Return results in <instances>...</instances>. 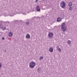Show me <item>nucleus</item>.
<instances>
[{"mask_svg":"<svg viewBox=\"0 0 77 77\" xmlns=\"http://www.w3.org/2000/svg\"><path fill=\"white\" fill-rule=\"evenodd\" d=\"M52 1H54V0H51Z\"/></svg>","mask_w":77,"mask_h":77,"instance_id":"a878e982","label":"nucleus"},{"mask_svg":"<svg viewBox=\"0 0 77 77\" xmlns=\"http://www.w3.org/2000/svg\"><path fill=\"white\" fill-rule=\"evenodd\" d=\"M39 69H37V71H39Z\"/></svg>","mask_w":77,"mask_h":77,"instance_id":"b1692460","label":"nucleus"},{"mask_svg":"<svg viewBox=\"0 0 77 77\" xmlns=\"http://www.w3.org/2000/svg\"><path fill=\"white\" fill-rule=\"evenodd\" d=\"M36 10L38 12H39V11H41V9H40V8L39 6H37L36 8Z\"/></svg>","mask_w":77,"mask_h":77,"instance_id":"423d86ee","label":"nucleus"},{"mask_svg":"<svg viewBox=\"0 0 77 77\" xmlns=\"http://www.w3.org/2000/svg\"><path fill=\"white\" fill-rule=\"evenodd\" d=\"M72 5V2H70L68 4V5L69 7H71Z\"/></svg>","mask_w":77,"mask_h":77,"instance_id":"f8f14e48","label":"nucleus"},{"mask_svg":"<svg viewBox=\"0 0 77 77\" xmlns=\"http://www.w3.org/2000/svg\"><path fill=\"white\" fill-rule=\"evenodd\" d=\"M2 28L4 30H6V28L5 27H3Z\"/></svg>","mask_w":77,"mask_h":77,"instance_id":"6ab92c4d","label":"nucleus"},{"mask_svg":"<svg viewBox=\"0 0 77 77\" xmlns=\"http://www.w3.org/2000/svg\"><path fill=\"white\" fill-rule=\"evenodd\" d=\"M67 44H71V41L70 40H68V42H67Z\"/></svg>","mask_w":77,"mask_h":77,"instance_id":"2eb2a0df","label":"nucleus"},{"mask_svg":"<svg viewBox=\"0 0 77 77\" xmlns=\"http://www.w3.org/2000/svg\"><path fill=\"white\" fill-rule=\"evenodd\" d=\"M35 62L31 61L29 64V67L31 68H33L35 66Z\"/></svg>","mask_w":77,"mask_h":77,"instance_id":"f03ea898","label":"nucleus"},{"mask_svg":"<svg viewBox=\"0 0 77 77\" xmlns=\"http://www.w3.org/2000/svg\"><path fill=\"white\" fill-rule=\"evenodd\" d=\"M2 40H4L5 39V37H3L2 38Z\"/></svg>","mask_w":77,"mask_h":77,"instance_id":"412c9836","label":"nucleus"},{"mask_svg":"<svg viewBox=\"0 0 77 77\" xmlns=\"http://www.w3.org/2000/svg\"><path fill=\"white\" fill-rule=\"evenodd\" d=\"M69 11H72V7L70 6L69 8Z\"/></svg>","mask_w":77,"mask_h":77,"instance_id":"4468645a","label":"nucleus"},{"mask_svg":"<svg viewBox=\"0 0 77 77\" xmlns=\"http://www.w3.org/2000/svg\"><path fill=\"white\" fill-rule=\"evenodd\" d=\"M5 23H6L7 24V23H8V24H9V21H6V22H5Z\"/></svg>","mask_w":77,"mask_h":77,"instance_id":"aec40b11","label":"nucleus"},{"mask_svg":"<svg viewBox=\"0 0 77 77\" xmlns=\"http://www.w3.org/2000/svg\"><path fill=\"white\" fill-rule=\"evenodd\" d=\"M38 0H36L35 1V2H38Z\"/></svg>","mask_w":77,"mask_h":77,"instance_id":"5701e85b","label":"nucleus"},{"mask_svg":"<svg viewBox=\"0 0 77 77\" xmlns=\"http://www.w3.org/2000/svg\"><path fill=\"white\" fill-rule=\"evenodd\" d=\"M65 4L66 3H65V2L62 1L60 3V6L62 8L64 9L65 6Z\"/></svg>","mask_w":77,"mask_h":77,"instance_id":"7ed1b4c3","label":"nucleus"},{"mask_svg":"<svg viewBox=\"0 0 77 77\" xmlns=\"http://www.w3.org/2000/svg\"><path fill=\"white\" fill-rule=\"evenodd\" d=\"M26 25H29V22H27L26 23Z\"/></svg>","mask_w":77,"mask_h":77,"instance_id":"a211bd4d","label":"nucleus"},{"mask_svg":"<svg viewBox=\"0 0 77 77\" xmlns=\"http://www.w3.org/2000/svg\"><path fill=\"white\" fill-rule=\"evenodd\" d=\"M57 22H59L61 21V19L60 17H58L57 19Z\"/></svg>","mask_w":77,"mask_h":77,"instance_id":"9d476101","label":"nucleus"},{"mask_svg":"<svg viewBox=\"0 0 77 77\" xmlns=\"http://www.w3.org/2000/svg\"><path fill=\"white\" fill-rule=\"evenodd\" d=\"M26 39H30V36L29 34H27L26 35Z\"/></svg>","mask_w":77,"mask_h":77,"instance_id":"0eeeda50","label":"nucleus"},{"mask_svg":"<svg viewBox=\"0 0 77 77\" xmlns=\"http://www.w3.org/2000/svg\"><path fill=\"white\" fill-rule=\"evenodd\" d=\"M22 14H23V15H26V13H23Z\"/></svg>","mask_w":77,"mask_h":77,"instance_id":"4be33fe9","label":"nucleus"},{"mask_svg":"<svg viewBox=\"0 0 77 77\" xmlns=\"http://www.w3.org/2000/svg\"><path fill=\"white\" fill-rule=\"evenodd\" d=\"M13 34L12 32H9V34H8V35L10 37H12V36Z\"/></svg>","mask_w":77,"mask_h":77,"instance_id":"1a4fd4ad","label":"nucleus"},{"mask_svg":"<svg viewBox=\"0 0 77 77\" xmlns=\"http://www.w3.org/2000/svg\"><path fill=\"white\" fill-rule=\"evenodd\" d=\"M48 1V0H43V2L46 3V4H47V3H48V2H50Z\"/></svg>","mask_w":77,"mask_h":77,"instance_id":"ddd939ff","label":"nucleus"},{"mask_svg":"<svg viewBox=\"0 0 77 77\" xmlns=\"http://www.w3.org/2000/svg\"><path fill=\"white\" fill-rule=\"evenodd\" d=\"M53 33L52 32H50L49 33L48 36V38H51V37H52V36H53Z\"/></svg>","mask_w":77,"mask_h":77,"instance_id":"39448f33","label":"nucleus"},{"mask_svg":"<svg viewBox=\"0 0 77 77\" xmlns=\"http://www.w3.org/2000/svg\"><path fill=\"white\" fill-rule=\"evenodd\" d=\"M61 29L63 32L66 30V27L65 26V23H63L61 24Z\"/></svg>","mask_w":77,"mask_h":77,"instance_id":"f257e3e1","label":"nucleus"},{"mask_svg":"<svg viewBox=\"0 0 77 77\" xmlns=\"http://www.w3.org/2000/svg\"><path fill=\"white\" fill-rule=\"evenodd\" d=\"M56 48L57 49V50H58V51H61V49H60L59 48V46H57V47H56Z\"/></svg>","mask_w":77,"mask_h":77,"instance_id":"6e6552de","label":"nucleus"},{"mask_svg":"<svg viewBox=\"0 0 77 77\" xmlns=\"http://www.w3.org/2000/svg\"><path fill=\"white\" fill-rule=\"evenodd\" d=\"M17 14H15L14 13H13V11H11L8 14V15H10L11 17H12L14 16V15H15Z\"/></svg>","mask_w":77,"mask_h":77,"instance_id":"20e7f679","label":"nucleus"},{"mask_svg":"<svg viewBox=\"0 0 77 77\" xmlns=\"http://www.w3.org/2000/svg\"><path fill=\"white\" fill-rule=\"evenodd\" d=\"M6 16H8V15H7Z\"/></svg>","mask_w":77,"mask_h":77,"instance_id":"cd10ccee","label":"nucleus"},{"mask_svg":"<svg viewBox=\"0 0 77 77\" xmlns=\"http://www.w3.org/2000/svg\"><path fill=\"white\" fill-rule=\"evenodd\" d=\"M34 18H35V17H34Z\"/></svg>","mask_w":77,"mask_h":77,"instance_id":"bb28decb","label":"nucleus"},{"mask_svg":"<svg viewBox=\"0 0 77 77\" xmlns=\"http://www.w3.org/2000/svg\"><path fill=\"white\" fill-rule=\"evenodd\" d=\"M49 51L50 52H53V49L51 47L50 48Z\"/></svg>","mask_w":77,"mask_h":77,"instance_id":"9b49d317","label":"nucleus"},{"mask_svg":"<svg viewBox=\"0 0 77 77\" xmlns=\"http://www.w3.org/2000/svg\"><path fill=\"white\" fill-rule=\"evenodd\" d=\"M5 51V52H6V51Z\"/></svg>","mask_w":77,"mask_h":77,"instance_id":"393cba45","label":"nucleus"},{"mask_svg":"<svg viewBox=\"0 0 77 77\" xmlns=\"http://www.w3.org/2000/svg\"><path fill=\"white\" fill-rule=\"evenodd\" d=\"M2 63L0 62V68H2Z\"/></svg>","mask_w":77,"mask_h":77,"instance_id":"f3484780","label":"nucleus"},{"mask_svg":"<svg viewBox=\"0 0 77 77\" xmlns=\"http://www.w3.org/2000/svg\"><path fill=\"white\" fill-rule=\"evenodd\" d=\"M43 57H42V56H41L40 57V60H41L43 59Z\"/></svg>","mask_w":77,"mask_h":77,"instance_id":"dca6fc26","label":"nucleus"}]
</instances>
